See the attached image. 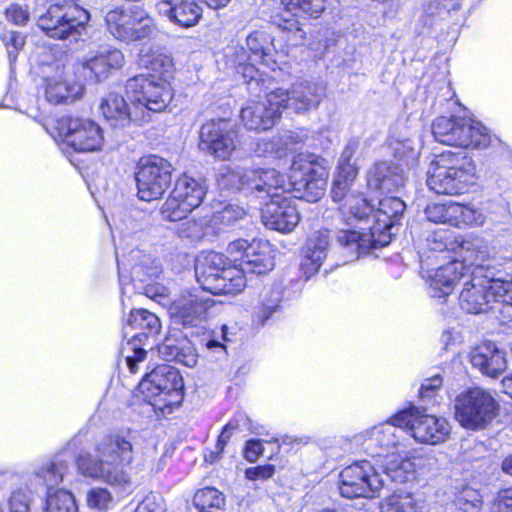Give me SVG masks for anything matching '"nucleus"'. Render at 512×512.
Instances as JSON below:
<instances>
[{
	"instance_id": "f3484780",
	"label": "nucleus",
	"mask_w": 512,
	"mask_h": 512,
	"mask_svg": "<svg viewBox=\"0 0 512 512\" xmlns=\"http://www.w3.org/2000/svg\"><path fill=\"white\" fill-rule=\"evenodd\" d=\"M44 83V95L51 104H60L79 99L83 94V84L73 66L63 60L47 64Z\"/></svg>"
},
{
	"instance_id": "f257e3e1",
	"label": "nucleus",
	"mask_w": 512,
	"mask_h": 512,
	"mask_svg": "<svg viewBox=\"0 0 512 512\" xmlns=\"http://www.w3.org/2000/svg\"><path fill=\"white\" fill-rule=\"evenodd\" d=\"M329 176V163L315 155L301 153L293 158L289 182L283 175L281 188L263 191L257 197L270 201L262 210L263 224L273 230L289 233L298 225L300 216L293 201L284 196L291 191L294 198L317 202L323 195Z\"/></svg>"
},
{
	"instance_id": "338daca9",
	"label": "nucleus",
	"mask_w": 512,
	"mask_h": 512,
	"mask_svg": "<svg viewBox=\"0 0 512 512\" xmlns=\"http://www.w3.org/2000/svg\"><path fill=\"white\" fill-rule=\"evenodd\" d=\"M263 453L262 440H249L244 448V457L249 462H255Z\"/></svg>"
},
{
	"instance_id": "de8ad7c7",
	"label": "nucleus",
	"mask_w": 512,
	"mask_h": 512,
	"mask_svg": "<svg viewBox=\"0 0 512 512\" xmlns=\"http://www.w3.org/2000/svg\"><path fill=\"white\" fill-rule=\"evenodd\" d=\"M454 201L431 203L425 208V215L430 222L454 226Z\"/></svg>"
},
{
	"instance_id": "6ab92c4d",
	"label": "nucleus",
	"mask_w": 512,
	"mask_h": 512,
	"mask_svg": "<svg viewBox=\"0 0 512 512\" xmlns=\"http://www.w3.org/2000/svg\"><path fill=\"white\" fill-rule=\"evenodd\" d=\"M64 143L77 152L99 151L104 145V133L95 121L82 117H62L57 125Z\"/></svg>"
},
{
	"instance_id": "864d4df0",
	"label": "nucleus",
	"mask_w": 512,
	"mask_h": 512,
	"mask_svg": "<svg viewBox=\"0 0 512 512\" xmlns=\"http://www.w3.org/2000/svg\"><path fill=\"white\" fill-rule=\"evenodd\" d=\"M131 29L135 31L131 37V42L149 37L155 30L154 19L144 10L141 21H133Z\"/></svg>"
},
{
	"instance_id": "1a4fd4ad",
	"label": "nucleus",
	"mask_w": 512,
	"mask_h": 512,
	"mask_svg": "<svg viewBox=\"0 0 512 512\" xmlns=\"http://www.w3.org/2000/svg\"><path fill=\"white\" fill-rule=\"evenodd\" d=\"M126 95L134 107V117L140 122L148 121L150 112L159 113L172 100V89L167 81H158L146 75H137L126 82Z\"/></svg>"
},
{
	"instance_id": "a19ab883",
	"label": "nucleus",
	"mask_w": 512,
	"mask_h": 512,
	"mask_svg": "<svg viewBox=\"0 0 512 512\" xmlns=\"http://www.w3.org/2000/svg\"><path fill=\"white\" fill-rule=\"evenodd\" d=\"M193 503L197 512H223L225 497L218 489L205 487L195 493Z\"/></svg>"
},
{
	"instance_id": "7c9ffc66",
	"label": "nucleus",
	"mask_w": 512,
	"mask_h": 512,
	"mask_svg": "<svg viewBox=\"0 0 512 512\" xmlns=\"http://www.w3.org/2000/svg\"><path fill=\"white\" fill-rule=\"evenodd\" d=\"M144 9L139 6H117L110 9L105 16V23L109 33L116 39L131 42L134 35L131 25L133 21H141Z\"/></svg>"
},
{
	"instance_id": "a878e982",
	"label": "nucleus",
	"mask_w": 512,
	"mask_h": 512,
	"mask_svg": "<svg viewBox=\"0 0 512 512\" xmlns=\"http://www.w3.org/2000/svg\"><path fill=\"white\" fill-rule=\"evenodd\" d=\"M213 300L195 289L183 291L169 303V313L175 323L183 326H197L206 319Z\"/></svg>"
},
{
	"instance_id": "052dcab7",
	"label": "nucleus",
	"mask_w": 512,
	"mask_h": 512,
	"mask_svg": "<svg viewBox=\"0 0 512 512\" xmlns=\"http://www.w3.org/2000/svg\"><path fill=\"white\" fill-rule=\"evenodd\" d=\"M491 512H512V487L499 492L491 506Z\"/></svg>"
},
{
	"instance_id": "5701e85b",
	"label": "nucleus",
	"mask_w": 512,
	"mask_h": 512,
	"mask_svg": "<svg viewBox=\"0 0 512 512\" xmlns=\"http://www.w3.org/2000/svg\"><path fill=\"white\" fill-rule=\"evenodd\" d=\"M396 415L389 421L375 425L363 434V445L366 451L378 463L385 460L391 453L400 451L401 440L405 431L404 424L395 423Z\"/></svg>"
},
{
	"instance_id": "f03ea898",
	"label": "nucleus",
	"mask_w": 512,
	"mask_h": 512,
	"mask_svg": "<svg viewBox=\"0 0 512 512\" xmlns=\"http://www.w3.org/2000/svg\"><path fill=\"white\" fill-rule=\"evenodd\" d=\"M139 433L127 429L108 434L99 439L92 452H81L76 464L78 471L106 484L122 493L132 491L130 474L137 451Z\"/></svg>"
},
{
	"instance_id": "f8f14e48",
	"label": "nucleus",
	"mask_w": 512,
	"mask_h": 512,
	"mask_svg": "<svg viewBox=\"0 0 512 512\" xmlns=\"http://www.w3.org/2000/svg\"><path fill=\"white\" fill-rule=\"evenodd\" d=\"M385 486L386 479L368 460L356 461L339 474L338 488L345 498H375Z\"/></svg>"
},
{
	"instance_id": "5fc2aeb1",
	"label": "nucleus",
	"mask_w": 512,
	"mask_h": 512,
	"mask_svg": "<svg viewBox=\"0 0 512 512\" xmlns=\"http://www.w3.org/2000/svg\"><path fill=\"white\" fill-rule=\"evenodd\" d=\"M111 500V494L105 488H94L91 489L87 494L88 505L99 510L107 509Z\"/></svg>"
},
{
	"instance_id": "09e8293b",
	"label": "nucleus",
	"mask_w": 512,
	"mask_h": 512,
	"mask_svg": "<svg viewBox=\"0 0 512 512\" xmlns=\"http://www.w3.org/2000/svg\"><path fill=\"white\" fill-rule=\"evenodd\" d=\"M277 26L284 34L285 40L289 45L296 46L303 43L306 37V32L302 28L298 19H290L283 16Z\"/></svg>"
},
{
	"instance_id": "4468645a",
	"label": "nucleus",
	"mask_w": 512,
	"mask_h": 512,
	"mask_svg": "<svg viewBox=\"0 0 512 512\" xmlns=\"http://www.w3.org/2000/svg\"><path fill=\"white\" fill-rule=\"evenodd\" d=\"M90 15L87 10L76 4L67 6L51 5L39 17V28L50 38L67 39L80 35L85 29Z\"/></svg>"
},
{
	"instance_id": "49530a36",
	"label": "nucleus",
	"mask_w": 512,
	"mask_h": 512,
	"mask_svg": "<svg viewBox=\"0 0 512 512\" xmlns=\"http://www.w3.org/2000/svg\"><path fill=\"white\" fill-rule=\"evenodd\" d=\"M485 222V216L482 211L471 205H464L455 202L454 206V226L461 225L482 226Z\"/></svg>"
},
{
	"instance_id": "58836bf2",
	"label": "nucleus",
	"mask_w": 512,
	"mask_h": 512,
	"mask_svg": "<svg viewBox=\"0 0 512 512\" xmlns=\"http://www.w3.org/2000/svg\"><path fill=\"white\" fill-rule=\"evenodd\" d=\"M328 247V230H320L313 233L306 245L305 259L302 264L303 268L309 273L317 272L327 257Z\"/></svg>"
},
{
	"instance_id": "79ce46f5",
	"label": "nucleus",
	"mask_w": 512,
	"mask_h": 512,
	"mask_svg": "<svg viewBox=\"0 0 512 512\" xmlns=\"http://www.w3.org/2000/svg\"><path fill=\"white\" fill-rule=\"evenodd\" d=\"M44 512H78L74 496L67 490H49Z\"/></svg>"
},
{
	"instance_id": "473e14b6",
	"label": "nucleus",
	"mask_w": 512,
	"mask_h": 512,
	"mask_svg": "<svg viewBox=\"0 0 512 512\" xmlns=\"http://www.w3.org/2000/svg\"><path fill=\"white\" fill-rule=\"evenodd\" d=\"M405 181L404 170L388 162L376 163L367 174V187L370 191L392 192L403 187Z\"/></svg>"
},
{
	"instance_id": "f704fd0d",
	"label": "nucleus",
	"mask_w": 512,
	"mask_h": 512,
	"mask_svg": "<svg viewBox=\"0 0 512 512\" xmlns=\"http://www.w3.org/2000/svg\"><path fill=\"white\" fill-rule=\"evenodd\" d=\"M100 111L113 126L125 127L130 121L140 122L134 117V107L117 93L107 94L101 101Z\"/></svg>"
},
{
	"instance_id": "393cba45",
	"label": "nucleus",
	"mask_w": 512,
	"mask_h": 512,
	"mask_svg": "<svg viewBox=\"0 0 512 512\" xmlns=\"http://www.w3.org/2000/svg\"><path fill=\"white\" fill-rule=\"evenodd\" d=\"M472 240H458L450 230L443 228L426 231L424 237L415 241L422 271H425V266L429 267L431 265L434 258L438 259L440 255L445 253L454 252L457 256L455 259H461V245Z\"/></svg>"
},
{
	"instance_id": "c85d7f7f",
	"label": "nucleus",
	"mask_w": 512,
	"mask_h": 512,
	"mask_svg": "<svg viewBox=\"0 0 512 512\" xmlns=\"http://www.w3.org/2000/svg\"><path fill=\"white\" fill-rule=\"evenodd\" d=\"M157 13L182 28L195 26L202 17V8L195 0H159Z\"/></svg>"
},
{
	"instance_id": "c9c22d12",
	"label": "nucleus",
	"mask_w": 512,
	"mask_h": 512,
	"mask_svg": "<svg viewBox=\"0 0 512 512\" xmlns=\"http://www.w3.org/2000/svg\"><path fill=\"white\" fill-rule=\"evenodd\" d=\"M139 65L151 72L147 77L158 81H167L172 78L174 64L172 58L159 49L150 48L141 50Z\"/></svg>"
},
{
	"instance_id": "680f3d73",
	"label": "nucleus",
	"mask_w": 512,
	"mask_h": 512,
	"mask_svg": "<svg viewBox=\"0 0 512 512\" xmlns=\"http://www.w3.org/2000/svg\"><path fill=\"white\" fill-rule=\"evenodd\" d=\"M171 359L187 367H194L197 364L198 356L191 347H183L176 349L175 352L171 354Z\"/></svg>"
},
{
	"instance_id": "4be33fe9",
	"label": "nucleus",
	"mask_w": 512,
	"mask_h": 512,
	"mask_svg": "<svg viewBox=\"0 0 512 512\" xmlns=\"http://www.w3.org/2000/svg\"><path fill=\"white\" fill-rule=\"evenodd\" d=\"M284 94L271 91L263 99L249 100L240 111L241 122L248 130L261 132L271 129L283 110Z\"/></svg>"
},
{
	"instance_id": "bf43d9fd",
	"label": "nucleus",
	"mask_w": 512,
	"mask_h": 512,
	"mask_svg": "<svg viewBox=\"0 0 512 512\" xmlns=\"http://www.w3.org/2000/svg\"><path fill=\"white\" fill-rule=\"evenodd\" d=\"M1 40L8 49L10 58L24 45V38L20 33L15 31H6L1 35Z\"/></svg>"
},
{
	"instance_id": "a18cd8bd",
	"label": "nucleus",
	"mask_w": 512,
	"mask_h": 512,
	"mask_svg": "<svg viewBox=\"0 0 512 512\" xmlns=\"http://www.w3.org/2000/svg\"><path fill=\"white\" fill-rule=\"evenodd\" d=\"M418 504L411 493L395 492L387 497L382 505V512H417Z\"/></svg>"
},
{
	"instance_id": "6e6d98bb",
	"label": "nucleus",
	"mask_w": 512,
	"mask_h": 512,
	"mask_svg": "<svg viewBox=\"0 0 512 512\" xmlns=\"http://www.w3.org/2000/svg\"><path fill=\"white\" fill-rule=\"evenodd\" d=\"M6 19L19 26H24L28 23L30 12L28 7L19 4H11L5 10Z\"/></svg>"
},
{
	"instance_id": "3c124183",
	"label": "nucleus",
	"mask_w": 512,
	"mask_h": 512,
	"mask_svg": "<svg viewBox=\"0 0 512 512\" xmlns=\"http://www.w3.org/2000/svg\"><path fill=\"white\" fill-rule=\"evenodd\" d=\"M228 327L226 325H222L220 328V332H213L212 335H208L206 338L202 339L204 347L208 350L216 354L218 357H222L226 355V346L225 342L230 341L227 336Z\"/></svg>"
},
{
	"instance_id": "dca6fc26",
	"label": "nucleus",
	"mask_w": 512,
	"mask_h": 512,
	"mask_svg": "<svg viewBox=\"0 0 512 512\" xmlns=\"http://www.w3.org/2000/svg\"><path fill=\"white\" fill-rule=\"evenodd\" d=\"M173 167L166 159L150 155L140 159L137 166V195L140 200L160 199L169 188Z\"/></svg>"
},
{
	"instance_id": "423d86ee",
	"label": "nucleus",
	"mask_w": 512,
	"mask_h": 512,
	"mask_svg": "<svg viewBox=\"0 0 512 512\" xmlns=\"http://www.w3.org/2000/svg\"><path fill=\"white\" fill-rule=\"evenodd\" d=\"M461 259H453L449 263L435 270L427 269L426 281L429 285V295L432 298H445L451 294L456 281H463L468 277L469 264L481 266L489 260L492 248L481 238H474L461 245ZM429 268L425 266V269Z\"/></svg>"
},
{
	"instance_id": "412c9836",
	"label": "nucleus",
	"mask_w": 512,
	"mask_h": 512,
	"mask_svg": "<svg viewBox=\"0 0 512 512\" xmlns=\"http://www.w3.org/2000/svg\"><path fill=\"white\" fill-rule=\"evenodd\" d=\"M395 423L404 424L411 436L421 443L438 444L444 442L450 434V425L446 419L423 414L415 407L398 412Z\"/></svg>"
},
{
	"instance_id": "69168bd1",
	"label": "nucleus",
	"mask_w": 512,
	"mask_h": 512,
	"mask_svg": "<svg viewBox=\"0 0 512 512\" xmlns=\"http://www.w3.org/2000/svg\"><path fill=\"white\" fill-rule=\"evenodd\" d=\"M245 215L243 208L235 205H227L220 213L219 218L222 223L230 225L235 221L242 219Z\"/></svg>"
},
{
	"instance_id": "6e6552de",
	"label": "nucleus",
	"mask_w": 512,
	"mask_h": 512,
	"mask_svg": "<svg viewBox=\"0 0 512 512\" xmlns=\"http://www.w3.org/2000/svg\"><path fill=\"white\" fill-rule=\"evenodd\" d=\"M195 274L203 289L212 294L235 295L246 286L245 276L237 267L228 266L227 257L214 251L197 259Z\"/></svg>"
},
{
	"instance_id": "4c0bfd02",
	"label": "nucleus",
	"mask_w": 512,
	"mask_h": 512,
	"mask_svg": "<svg viewBox=\"0 0 512 512\" xmlns=\"http://www.w3.org/2000/svg\"><path fill=\"white\" fill-rule=\"evenodd\" d=\"M246 44L251 52L249 59L263 64L274 70L276 62L273 59V39L265 30H255L246 37Z\"/></svg>"
},
{
	"instance_id": "9d476101",
	"label": "nucleus",
	"mask_w": 512,
	"mask_h": 512,
	"mask_svg": "<svg viewBox=\"0 0 512 512\" xmlns=\"http://www.w3.org/2000/svg\"><path fill=\"white\" fill-rule=\"evenodd\" d=\"M432 133L439 143L461 148H486L491 142L486 127L471 118L438 117Z\"/></svg>"
},
{
	"instance_id": "c03bdc74",
	"label": "nucleus",
	"mask_w": 512,
	"mask_h": 512,
	"mask_svg": "<svg viewBox=\"0 0 512 512\" xmlns=\"http://www.w3.org/2000/svg\"><path fill=\"white\" fill-rule=\"evenodd\" d=\"M286 12L293 16L319 17L325 9V0H281Z\"/></svg>"
},
{
	"instance_id": "9b49d317",
	"label": "nucleus",
	"mask_w": 512,
	"mask_h": 512,
	"mask_svg": "<svg viewBox=\"0 0 512 512\" xmlns=\"http://www.w3.org/2000/svg\"><path fill=\"white\" fill-rule=\"evenodd\" d=\"M182 378L169 365H159L147 373L138 385L145 401L163 409L177 405L182 400Z\"/></svg>"
},
{
	"instance_id": "4d7b16f0",
	"label": "nucleus",
	"mask_w": 512,
	"mask_h": 512,
	"mask_svg": "<svg viewBox=\"0 0 512 512\" xmlns=\"http://www.w3.org/2000/svg\"><path fill=\"white\" fill-rule=\"evenodd\" d=\"M443 384V379L440 375H434L425 379L419 389V397L423 401L431 400L437 395Z\"/></svg>"
},
{
	"instance_id": "e2e57ef3",
	"label": "nucleus",
	"mask_w": 512,
	"mask_h": 512,
	"mask_svg": "<svg viewBox=\"0 0 512 512\" xmlns=\"http://www.w3.org/2000/svg\"><path fill=\"white\" fill-rule=\"evenodd\" d=\"M458 502L464 506L470 505L472 508L478 509L481 506L482 498L477 490L467 487L460 492ZM463 508L468 511L467 507Z\"/></svg>"
},
{
	"instance_id": "2eb2a0df",
	"label": "nucleus",
	"mask_w": 512,
	"mask_h": 512,
	"mask_svg": "<svg viewBox=\"0 0 512 512\" xmlns=\"http://www.w3.org/2000/svg\"><path fill=\"white\" fill-rule=\"evenodd\" d=\"M227 253L230 261L235 263L241 275H262L274 268V256L271 245L261 239L251 242L237 239L229 243Z\"/></svg>"
},
{
	"instance_id": "e433bc0d",
	"label": "nucleus",
	"mask_w": 512,
	"mask_h": 512,
	"mask_svg": "<svg viewBox=\"0 0 512 512\" xmlns=\"http://www.w3.org/2000/svg\"><path fill=\"white\" fill-rule=\"evenodd\" d=\"M382 470L386 477L398 483H404L412 480L415 477V464L407 457L404 450L391 453L385 460L376 463Z\"/></svg>"
},
{
	"instance_id": "0eeeda50",
	"label": "nucleus",
	"mask_w": 512,
	"mask_h": 512,
	"mask_svg": "<svg viewBox=\"0 0 512 512\" xmlns=\"http://www.w3.org/2000/svg\"><path fill=\"white\" fill-rule=\"evenodd\" d=\"M427 185L437 194L458 195L474 183L475 167L462 153L443 152L431 162Z\"/></svg>"
},
{
	"instance_id": "72a5a7b5",
	"label": "nucleus",
	"mask_w": 512,
	"mask_h": 512,
	"mask_svg": "<svg viewBox=\"0 0 512 512\" xmlns=\"http://www.w3.org/2000/svg\"><path fill=\"white\" fill-rule=\"evenodd\" d=\"M283 299V289L279 285L264 287L257 301L252 306V324L259 328L280 311Z\"/></svg>"
},
{
	"instance_id": "c756f323",
	"label": "nucleus",
	"mask_w": 512,
	"mask_h": 512,
	"mask_svg": "<svg viewBox=\"0 0 512 512\" xmlns=\"http://www.w3.org/2000/svg\"><path fill=\"white\" fill-rule=\"evenodd\" d=\"M274 92L284 94L283 110L290 108L296 112H305L317 107L324 95L322 87L307 81L293 84L290 90L278 88Z\"/></svg>"
},
{
	"instance_id": "2f4dec72",
	"label": "nucleus",
	"mask_w": 512,
	"mask_h": 512,
	"mask_svg": "<svg viewBox=\"0 0 512 512\" xmlns=\"http://www.w3.org/2000/svg\"><path fill=\"white\" fill-rule=\"evenodd\" d=\"M470 362L484 375L496 378L507 367L505 352L492 342H484L475 347L470 354Z\"/></svg>"
},
{
	"instance_id": "ddd939ff",
	"label": "nucleus",
	"mask_w": 512,
	"mask_h": 512,
	"mask_svg": "<svg viewBox=\"0 0 512 512\" xmlns=\"http://www.w3.org/2000/svg\"><path fill=\"white\" fill-rule=\"evenodd\" d=\"M455 418L460 425L470 430H481L496 416L498 404L490 392L471 388L455 399Z\"/></svg>"
},
{
	"instance_id": "774afa93",
	"label": "nucleus",
	"mask_w": 512,
	"mask_h": 512,
	"mask_svg": "<svg viewBox=\"0 0 512 512\" xmlns=\"http://www.w3.org/2000/svg\"><path fill=\"white\" fill-rule=\"evenodd\" d=\"M134 512H163V507L156 501L155 497H146Z\"/></svg>"
},
{
	"instance_id": "bb28decb",
	"label": "nucleus",
	"mask_w": 512,
	"mask_h": 512,
	"mask_svg": "<svg viewBox=\"0 0 512 512\" xmlns=\"http://www.w3.org/2000/svg\"><path fill=\"white\" fill-rule=\"evenodd\" d=\"M125 58L116 48H104L73 65L75 71L89 82H101L111 70L122 68Z\"/></svg>"
},
{
	"instance_id": "8fccbe9b",
	"label": "nucleus",
	"mask_w": 512,
	"mask_h": 512,
	"mask_svg": "<svg viewBox=\"0 0 512 512\" xmlns=\"http://www.w3.org/2000/svg\"><path fill=\"white\" fill-rule=\"evenodd\" d=\"M391 150L394 156L406 162L407 165L412 164L419 155L415 142L409 138L395 139L390 142Z\"/></svg>"
},
{
	"instance_id": "603ef678",
	"label": "nucleus",
	"mask_w": 512,
	"mask_h": 512,
	"mask_svg": "<svg viewBox=\"0 0 512 512\" xmlns=\"http://www.w3.org/2000/svg\"><path fill=\"white\" fill-rule=\"evenodd\" d=\"M32 494L27 489L12 492L8 500L9 512H31Z\"/></svg>"
},
{
	"instance_id": "20e7f679",
	"label": "nucleus",
	"mask_w": 512,
	"mask_h": 512,
	"mask_svg": "<svg viewBox=\"0 0 512 512\" xmlns=\"http://www.w3.org/2000/svg\"><path fill=\"white\" fill-rule=\"evenodd\" d=\"M406 209L399 197L379 200L374 213L373 225L355 229H341L337 233L338 243L346 249L351 260L358 259L373 248L384 247L391 241V229L398 224Z\"/></svg>"
},
{
	"instance_id": "37998d69",
	"label": "nucleus",
	"mask_w": 512,
	"mask_h": 512,
	"mask_svg": "<svg viewBox=\"0 0 512 512\" xmlns=\"http://www.w3.org/2000/svg\"><path fill=\"white\" fill-rule=\"evenodd\" d=\"M66 470V462L61 458V455H58L53 461L38 468L36 476L43 480L49 491L53 490V487L62 481Z\"/></svg>"
},
{
	"instance_id": "13d9d810",
	"label": "nucleus",
	"mask_w": 512,
	"mask_h": 512,
	"mask_svg": "<svg viewBox=\"0 0 512 512\" xmlns=\"http://www.w3.org/2000/svg\"><path fill=\"white\" fill-rule=\"evenodd\" d=\"M144 292L147 297L157 301L161 305H167L169 303L168 289L160 283H148L144 287Z\"/></svg>"
},
{
	"instance_id": "aec40b11",
	"label": "nucleus",
	"mask_w": 512,
	"mask_h": 512,
	"mask_svg": "<svg viewBox=\"0 0 512 512\" xmlns=\"http://www.w3.org/2000/svg\"><path fill=\"white\" fill-rule=\"evenodd\" d=\"M206 188L202 182L184 174L175 183L170 196L162 206V215L166 220L185 219L203 201Z\"/></svg>"
},
{
	"instance_id": "a211bd4d",
	"label": "nucleus",
	"mask_w": 512,
	"mask_h": 512,
	"mask_svg": "<svg viewBox=\"0 0 512 512\" xmlns=\"http://www.w3.org/2000/svg\"><path fill=\"white\" fill-rule=\"evenodd\" d=\"M218 186L227 190H245L256 193L281 188L283 174L275 169H237L227 170L217 178Z\"/></svg>"
},
{
	"instance_id": "b1692460",
	"label": "nucleus",
	"mask_w": 512,
	"mask_h": 512,
	"mask_svg": "<svg viewBox=\"0 0 512 512\" xmlns=\"http://www.w3.org/2000/svg\"><path fill=\"white\" fill-rule=\"evenodd\" d=\"M238 133L228 120H211L200 128V148L215 158L229 159L238 145Z\"/></svg>"
},
{
	"instance_id": "ea45409f",
	"label": "nucleus",
	"mask_w": 512,
	"mask_h": 512,
	"mask_svg": "<svg viewBox=\"0 0 512 512\" xmlns=\"http://www.w3.org/2000/svg\"><path fill=\"white\" fill-rule=\"evenodd\" d=\"M128 324L137 330H141L139 334L133 336L142 341V337L156 336L161 330L160 319L154 314L145 309L133 310L130 313Z\"/></svg>"
},
{
	"instance_id": "7ed1b4c3",
	"label": "nucleus",
	"mask_w": 512,
	"mask_h": 512,
	"mask_svg": "<svg viewBox=\"0 0 512 512\" xmlns=\"http://www.w3.org/2000/svg\"><path fill=\"white\" fill-rule=\"evenodd\" d=\"M491 261L492 254L481 266L469 264L459 304L467 313L492 312L501 321H509L512 320V281L495 279Z\"/></svg>"
},
{
	"instance_id": "cd10ccee",
	"label": "nucleus",
	"mask_w": 512,
	"mask_h": 512,
	"mask_svg": "<svg viewBox=\"0 0 512 512\" xmlns=\"http://www.w3.org/2000/svg\"><path fill=\"white\" fill-rule=\"evenodd\" d=\"M117 262L121 285H126L130 280L145 282L159 273V267L153 265L151 257L140 249L131 250L128 256Z\"/></svg>"
},
{
	"instance_id": "39448f33",
	"label": "nucleus",
	"mask_w": 512,
	"mask_h": 512,
	"mask_svg": "<svg viewBox=\"0 0 512 512\" xmlns=\"http://www.w3.org/2000/svg\"><path fill=\"white\" fill-rule=\"evenodd\" d=\"M359 146L357 140L347 143L339 159L337 174L333 180L331 197L334 202H342L339 210L347 225L354 222L369 224L374 212L371 201L361 193H355L352 186L358 175V168L351 160Z\"/></svg>"
},
{
	"instance_id": "0e129e2a",
	"label": "nucleus",
	"mask_w": 512,
	"mask_h": 512,
	"mask_svg": "<svg viewBox=\"0 0 512 512\" xmlns=\"http://www.w3.org/2000/svg\"><path fill=\"white\" fill-rule=\"evenodd\" d=\"M275 473V467L273 465H261L256 467H250L246 469L245 476L247 479L255 480H266L271 478Z\"/></svg>"
}]
</instances>
